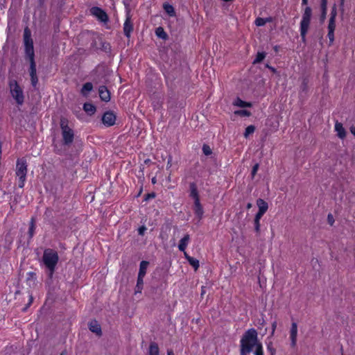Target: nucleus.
<instances>
[{
    "mask_svg": "<svg viewBox=\"0 0 355 355\" xmlns=\"http://www.w3.org/2000/svg\"><path fill=\"white\" fill-rule=\"evenodd\" d=\"M336 10H333L331 12V17H333V19L334 20H336Z\"/></svg>",
    "mask_w": 355,
    "mask_h": 355,
    "instance_id": "obj_51",
    "label": "nucleus"
},
{
    "mask_svg": "<svg viewBox=\"0 0 355 355\" xmlns=\"http://www.w3.org/2000/svg\"><path fill=\"white\" fill-rule=\"evenodd\" d=\"M90 13L102 22L105 23L108 21V17L106 12L98 7H92L90 9Z\"/></svg>",
    "mask_w": 355,
    "mask_h": 355,
    "instance_id": "obj_8",
    "label": "nucleus"
},
{
    "mask_svg": "<svg viewBox=\"0 0 355 355\" xmlns=\"http://www.w3.org/2000/svg\"><path fill=\"white\" fill-rule=\"evenodd\" d=\"M252 203L249 202L247 204L246 207L248 209H249L252 207Z\"/></svg>",
    "mask_w": 355,
    "mask_h": 355,
    "instance_id": "obj_57",
    "label": "nucleus"
},
{
    "mask_svg": "<svg viewBox=\"0 0 355 355\" xmlns=\"http://www.w3.org/2000/svg\"><path fill=\"white\" fill-rule=\"evenodd\" d=\"M268 349L270 352L271 355H275L276 353V350L275 348L272 347L271 343L268 345Z\"/></svg>",
    "mask_w": 355,
    "mask_h": 355,
    "instance_id": "obj_43",
    "label": "nucleus"
},
{
    "mask_svg": "<svg viewBox=\"0 0 355 355\" xmlns=\"http://www.w3.org/2000/svg\"><path fill=\"white\" fill-rule=\"evenodd\" d=\"M189 187L190 196L194 199V201L200 200L196 184L194 182L190 183Z\"/></svg>",
    "mask_w": 355,
    "mask_h": 355,
    "instance_id": "obj_19",
    "label": "nucleus"
},
{
    "mask_svg": "<svg viewBox=\"0 0 355 355\" xmlns=\"http://www.w3.org/2000/svg\"><path fill=\"white\" fill-rule=\"evenodd\" d=\"M309 89V81L306 78H304L300 87V96L305 97Z\"/></svg>",
    "mask_w": 355,
    "mask_h": 355,
    "instance_id": "obj_17",
    "label": "nucleus"
},
{
    "mask_svg": "<svg viewBox=\"0 0 355 355\" xmlns=\"http://www.w3.org/2000/svg\"><path fill=\"white\" fill-rule=\"evenodd\" d=\"M157 37L164 40H166L168 38V34L164 31L162 27L157 28Z\"/></svg>",
    "mask_w": 355,
    "mask_h": 355,
    "instance_id": "obj_23",
    "label": "nucleus"
},
{
    "mask_svg": "<svg viewBox=\"0 0 355 355\" xmlns=\"http://www.w3.org/2000/svg\"><path fill=\"white\" fill-rule=\"evenodd\" d=\"M257 205L259 207V211L256 215L263 216L268 209V203L264 200L259 198L257 200Z\"/></svg>",
    "mask_w": 355,
    "mask_h": 355,
    "instance_id": "obj_11",
    "label": "nucleus"
},
{
    "mask_svg": "<svg viewBox=\"0 0 355 355\" xmlns=\"http://www.w3.org/2000/svg\"><path fill=\"white\" fill-rule=\"evenodd\" d=\"M10 93L16 103L21 105L24 101V95L22 88L17 81L15 79H10L8 82Z\"/></svg>",
    "mask_w": 355,
    "mask_h": 355,
    "instance_id": "obj_5",
    "label": "nucleus"
},
{
    "mask_svg": "<svg viewBox=\"0 0 355 355\" xmlns=\"http://www.w3.org/2000/svg\"><path fill=\"white\" fill-rule=\"evenodd\" d=\"M262 216L255 215L254 220V230L257 234L260 233V219Z\"/></svg>",
    "mask_w": 355,
    "mask_h": 355,
    "instance_id": "obj_27",
    "label": "nucleus"
},
{
    "mask_svg": "<svg viewBox=\"0 0 355 355\" xmlns=\"http://www.w3.org/2000/svg\"><path fill=\"white\" fill-rule=\"evenodd\" d=\"M83 110L89 115H92L96 112V107L91 103H85L83 105Z\"/></svg>",
    "mask_w": 355,
    "mask_h": 355,
    "instance_id": "obj_21",
    "label": "nucleus"
},
{
    "mask_svg": "<svg viewBox=\"0 0 355 355\" xmlns=\"http://www.w3.org/2000/svg\"><path fill=\"white\" fill-rule=\"evenodd\" d=\"M146 228L144 226H142L139 228V234L141 235H143L144 234V232L146 231Z\"/></svg>",
    "mask_w": 355,
    "mask_h": 355,
    "instance_id": "obj_47",
    "label": "nucleus"
},
{
    "mask_svg": "<svg viewBox=\"0 0 355 355\" xmlns=\"http://www.w3.org/2000/svg\"><path fill=\"white\" fill-rule=\"evenodd\" d=\"M312 10L310 7H306L302 15V19L300 23L301 27L309 28L310 21L311 18Z\"/></svg>",
    "mask_w": 355,
    "mask_h": 355,
    "instance_id": "obj_10",
    "label": "nucleus"
},
{
    "mask_svg": "<svg viewBox=\"0 0 355 355\" xmlns=\"http://www.w3.org/2000/svg\"><path fill=\"white\" fill-rule=\"evenodd\" d=\"M116 119V115L113 112L107 111L103 114L102 122L105 126L110 127L115 124Z\"/></svg>",
    "mask_w": 355,
    "mask_h": 355,
    "instance_id": "obj_9",
    "label": "nucleus"
},
{
    "mask_svg": "<svg viewBox=\"0 0 355 355\" xmlns=\"http://www.w3.org/2000/svg\"><path fill=\"white\" fill-rule=\"evenodd\" d=\"M34 231H35L34 220H33V218H32L31 221L29 230H28V234H29V236L31 238L33 237V236L34 234Z\"/></svg>",
    "mask_w": 355,
    "mask_h": 355,
    "instance_id": "obj_36",
    "label": "nucleus"
},
{
    "mask_svg": "<svg viewBox=\"0 0 355 355\" xmlns=\"http://www.w3.org/2000/svg\"><path fill=\"white\" fill-rule=\"evenodd\" d=\"M143 278H144V276H139L138 275V278H137V285H141V286H143Z\"/></svg>",
    "mask_w": 355,
    "mask_h": 355,
    "instance_id": "obj_46",
    "label": "nucleus"
},
{
    "mask_svg": "<svg viewBox=\"0 0 355 355\" xmlns=\"http://www.w3.org/2000/svg\"><path fill=\"white\" fill-rule=\"evenodd\" d=\"M154 347H155L154 344L151 343L150 345V355H154L153 354Z\"/></svg>",
    "mask_w": 355,
    "mask_h": 355,
    "instance_id": "obj_50",
    "label": "nucleus"
},
{
    "mask_svg": "<svg viewBox=\"0 0 355 355\" xmlns=\"http://www.w3.org/2000/svg\"><path fill=\"white\" fill-rule=\"evenodd\" d=\"M335 130L337 132V135L340 139H344L346 137V131L343 126V124L338 121L335 123Z\"/></svg>",
    "mask_w": 355,
    "mask_h": 355,
    "instance_id": "obj_15",
    "label": "nucleus"
},
{
    "mask_svg": "<svg viewBox=\"0 0 355 355\" xmlns=\"http://www.w3.org/2000/svg\"><path fill=\"white\" fill-rule=\"evenodd\" d=\"M99 96L101 99L105 102L110 100V93L105 86H100L98 89Z\"/></svg>",
    "mask_w": 355,
    "mask_h": 355,
    "instance_id": "obj_12",
    "label": "nucleus"
},
{
    "mask_svg": "<svg viewBox=\"0 0 355 355\" xmlns=\"http://www.w3.org/2000/svg\"><path fill=\"white\" fill-rule=\"evenodd\" d=\"M184 256L187 259V257H191L189 255H188V254L185 251L184 252Z\"/></svg>",
    "mask_w": 355,
    "mask_h": 355,
    "instance_id": "obj_62",
    "label": "nucleus"
},
{
    "mask_svg": "<svg viewBox=\"0 0 355 355\" xmlns=\"http://www.w3.org/2000/svg\"><path fill=\"white\" fill-rule=\"evenodd\" d=\"M69 121L64 117L60 119V125L62 130L63 144L69 146L72 144L74 138L73 130L68 125Z\"/></svg>",
    "mask_w": 355,
    "mask_h": 355,
    "instance_id": "obj_6",
    "label": "nucleus"
},
{
    "mask_svg": "<svg viewBox=\"0 0 355 355\" xmlns=\"http://www.w3.org/2000/svg\"><path fill=\"white\" fill-rule=\"evenodd\" d=\"M336 28V20L330 17L328 25V31H334Z\"/></svg>",
    "mask_w": 355,
    "mask_h": 355,
    "instance_id": "obj_34",
    "label": "nucleus"
},
{
    "mask_svg": "<svg viewBox=\"0 0 355 355\" xmlns=\"http://www.w3.org/2000/svg\"><path fill=\"white\" fill-rule=\"evenodd\" d=\"M190 240V236L189 234L184 235V236L180 241V243L178 245V248L180 251L184 252L186 248L188 245V243Z\"/></svg>",
    "mask_w": 355,
    "mask_h": 355,
    "instance_id": "obj_18",
    "label": "nucleus"
},
{
    "mask_svg": "<svg viewBox=\"0 0 355 355\" xmlns=\"http://www.w3.org/2000/svg\"><path fill=\"white\" fill-rule=\"evenodd\" d=\"M327 219H328V222H329V223L331 225H333V223H334V220L333 216H332L331 214H329L328 215V216H327Z\"/></svg>",
    "mask_w": 355,
    "mask_h": 355,
    "instance_id": "obj_44",
    "label": "nucleus"
},
{
    "mask_svg": "<svg viewBox=\"0 0 355 355\" xmlns=\"http://www.w3.org/2000/svg\"><path fill=\"white\" fill-rule=\"evenodd\" d=\"M266 67L267 68H268L269 69H270L273 73H276V72H277V70H276L274 67H272L270 66L269 64H267L266 65Z\"/></svg>",
    "mask_w": 355,
    "mask_h": 355,
    "instance_id": "obj_52",
    "label": "nucleus"
},
{
    "mask_svg": "<svg viewBox=\"0 0 355 355\" xmlns=\"http://www.w3.org/2000/svg\"><path fill=\"white\" fill-rule=\"evenodd\" d=\"M327 37H329L330 44H333L334 41V31H328Z\"/></svg>",
    "mask_w": 355,
    "mask_h": 355,
    "instance_id": "obj_38",
    "label": "nucleus"
},
{
    "mask_svg": "<svg viewBox=\"0 0 355 355\" xmlns=\"http://www.w3.org/2000/svg\"><path fill=\"white\" fill-rule=\"evenodd\" d=\"M29 73L31 77L37 76L36 71V64L35 61L30 62Z\"/></svg>",
    "mask_w": 355,
    "mask_h": 355,
    "instance_id": "obj_29",
    "label": "nucleus"
},
{
    "mask_svg": "<svg viewBox=\"0 0 355 355\" xmlns=\"http://www.w3.org/2000/svg\"><path fill=\"white\" fill-rule=\"evenodd\" d=\"M164 10L165 12L169 15V16H174L175 15V10L173 7L168 4V3H164L163 5Z\"/></svg>",
    "mask_w": 355,
    "mask_h": 355,
    "instance_id": "obj_26",
    "label": "nucleus"
},
{
    "mask_svg": "<svg viewBox=\"0 0 355 355\" xmlns=\"http://www.w3.org/2000/svg\"><path fill=\"white\" fill-rule=\"evenodd\" d=\"M28 297H29V300H28V303L26 304V306L25 307L23 308L22 311L24 312L26 311L28 306L32 304L33 301V295L31 294H29L28 295Z\"/></svg>",
    "mask_w": 355,
    "mask_h": 355,
    "instance_id": "obj_39",
    "label": "nucleus"
},
{
    "mask_svg": "<svg viewBox=\"0 0 355 355\" xmlns=\"http://www.w3.org/2000/svg\"><path fill=\"white\" fill-rule=\"evenodd\" d=\"M151 182L152 183L154 184H155V177H153L152 179H151Z\"/></svg>",
    "mask_w": 355,
    "mask_h": 355,
    "instance_id": "obj_59",
    "label": "nucleus"
},
{
    "mask_svg": "<svg viewBox=\"0 0 355 355\" xmlns=\"http://www.w3.org/2000/svg\"><path fill=\"white\" fill-rule=\"evenodd\" d=\"M142 286H143L137 285V286H136V291H135V293H141V289H142Z\"/></svg>",
    "mask_w": 355,
    "mask_h": 355,
    "instance_id": "obj_48",
    "label": "nucleus"
},
{
    "mask_svg": "<svg viewBox=\"0 0 355 355\" xmlns=\"http://www.w3.org/2000/svg\"><path fill=\"white\" fill-rule=\"evenodd\" d=\"M327 0H321V10L322 11L327 10Z\"/></svg>",
    "mask_w": 355,
    "mask_h": 355,
    "instance_id": "obj_42",
    "label": "nucleus"
},
{
    "mask_svg": "<svg viewBox=\"0 0 355 355\" xmlns=\"http://www.w3.org/2000/svg\"><path fill=\"white\" fill-rule=\"evenodd\" d=\"M234 105L240 107H251L252 104L250 103L245 102L240 99L239 98H237L234 103Z\"/></svg>",
    "mask_w": 355,
    "mask_h": 355,
    "instance_id": "obj_24",
    "label": "nucleus"
},
{
    "mask_svg": "<svg viewBox=\"0 0 355 355\" xmlns=\"http://www.w3.org/2000/svg\"><path fill=\"white\" fill-rule=\"evenodd\" d=\"M24 44L26 58L29 62L35 61L33 41L31 38V30L28 27H26L24 31Z\"/></svg>",
    "mask_w": 355,
    "mask_h": 355,
    "instance_id": "obj_3",
    "label": "nucleus"
},
{
    "mask_svg": "<svg viewBox=\"0 0 355 355\" xmlns=\"http://www.w3.org/2000/svg\"><path fill=\"white\" fill-rule=\"evenodd\" d=\"M234 114L239 115L242 116H250L251 115V113L250 111L246 110H236L234 112Z\"/></svg>",
    "mask_w": 355,
    "mask_h": 355,
    "instance_id": "obj_32",
    "label": "nucleus"
},
{
    "mask_svg": "<svg viewBox=\"0 0 355 355\" xmlns=\"http://www.w3.org/2000/svg\"><path fill=\"white\" fill-rule=\"evenodd\" d=\"M266 53L258 52L254 60L253 61V64H256L261 62L263 60V59L266 58Z\"/></svg>",
    "mask_w": 355,
    "mask_h": 355,
    "instance_id": "obj_25",
    "label": "nucleus"
},
{
    "mask_svg": "<svg viewBox=\"0 0 355 355\" xmlns=\"http://www.w3.org/2000/svg\"><path fill=\"white\" fill-rule=\"evenodd\" d=\"M202 151H203V153L205 155H209L212 153L210 147L209 146L206 145V144L203 145V146H202Z\"/></svg>",
    "mask_w": 355,
    "mask_h": 355,
    "instance_id": "obj_37",
    "label": "nucleus"
},
{
    "mask_svg": "<svg viewBox=\"0 0 355 355\" xmlns=\"http://www.w3.org/2000/svg\"><path fill=\"white\" fill-rule=\"evenodd\" d=\"M142 286H143L137 285V286H136V291H135V293H141V289H142Z\"/></svg>",
    "mask_w": 355,
    "mask_h": 355,
    "instance_id": "obj_49",
    "label": "nucleus"
},
{
    "mask_svg": "<svg viewBox=\"0 0 355 355\" xmlns=\"http://www.w3.org/2000/svg\"><path fill=\"white\" fill-rule=\"evenodd\" d=\"M167 355H174V354H173V351L171 350V351H168V354Z\"/></svg>",
    "mask_w": 355,
    "mask_h": 355,
    "instance_id": "obj_61",
    "label": "nucleus"
},
{
    "mask_svg": "<svg viewBox=\"0 0 355 355\" xmlns=\"http://www.w3.org/2000/svg\"><path fill=\"white\" fill-rule=\"evenodd\" d=\"M276 326H277V323L275 322H273V324H272V334L274 333L275 330V328H276Z\"/></svg>",
    "mask_w": 355,
    "mask_h": 355,
    "instance_id": "obj_56",
    "label": "nucleus"
},
{
    "mask_svg": "<svg viewBox=\"0 0 355 355\" xmlns=\"http://www.w3.org/2000/svg\"><path fill=\"white\" fill-rule=\"evenodd\" d=\"M259 164H254V166L252 167V173H251L252 178H254V175H256V173L259 169Z\"/></svg>",
    "mask_w": 355,
    "mask_h": 355,
    "instance_id": "obj_40",
    "label": "nucleus"
},
{
    "mask_svg": "<svg viewBox=\"0 0 355 355\" xmlns=\"http://www.w3.org/2000/svg\"><path fill=\"white\" fill-rule=\"evenodd\" d=\"M274 49H275V51H278L277 46H275L274 47Z\"/></svg>",
    "mask_w": 355,
    "mask_h": 355,
    "instance_id": "obj_64",
    "label": "nucleus"
},
{
    "mask_svg": "<svg viewBox=\"0 0 355 355\" xmlns=\"http://www.w3.org/2000/svg\"><path fill=\"white\" fill-rule=\"evenodd\" d=\"M89 329L98 336L102 334L101 327L96 320H92L88 324Z\"/></svg>",
    "mask_w": 355,
    "mask_h": 355,
    "instance_id": "obj_13",
    "label": "nucleus"
},
{
    "mask_svg": "<svg viewBox=\"0 0 355 355\" xmlns=\"http://www.w3.org/2000/svg\"><path fill=\"white\" fill-rule=\"evenodd\" d=\"M93 89V85L91 83H86L83 85L81 89V94L84 96H87L88 93Z\"/></svg>",
    "mask_w": 355,
    "mask_h": 355,
    "instance_id": "obj_20",
    "label": "nucleus"
},
{
    "mask_svg": "<svg viewBox=\"0 0 355 355\" xmlns=\"http://www.w3.org/2000/svg\"><path fill=\"white\" fill-rule=\"evenodd\" d=\"M205 288L204 287H202V293H201V295H203L205 293V291H204Z\"/></svg>",
    "mask_w": 355,
    "mask_h": 355,
    "instance_id": "obj_63",
    "label": "nucleus"
},
{
    "mask_svg": "<svg viewBox=\"0 0 355 355\" xmlns=\"http://www.w3.org/2000/svg\"><path fill=\"white\" fill-rule=\"evenodd\" d=\"M101 44H102L101 49H102L103 51H104L106 53L110 52V51H111V46H110V44L109 43H107V42H102Z\"/></svg>",
    "mask_w": 355,
    "mask_h": 355,
    "instance_id": "obj_35",
    "label": "nucleus"
},
{
    "mask_svg": "<svg viewBox=\"0 0 355 355\" xmlns=\"http://www.w3.org/2000/svg\"><path fill=\"white\" fill-rule=\"evenodd\" d=\"M241 355H249L254 349V355L258 351L263 352L261 343L258 339L257 331L250 329L243 335L241 339Z\"/></svg>",
    "mask_w": 355,
    "mask_h": 355,
    "instance_id": "obj_1",
    "label": "nucleus"
},
{
    "mask_svg": "<svg viewBox=\"0 0 355 355\" xmlns=\"http://www.w3.org/2000/svg\"><path fill=\"white\" fill-rule=\"evenodd\" d=\"M27 162L25 158H20L16 162V175L18 178V186L19 188H23L26 179L27 174Z\"/></svg>",
    "mask_w": 355,
    "mask_h": 355,
    "instance_id": "obj_4",
    "label": "nucleus"
},
{
    "mask_svg": "<svg viewBox=\"0 0 355 355\" xmlns=\"http://www.w3.org/2000/svg\"><path fill=\"white\" fill-rule=\"evenodd\" d=\"M350 132L352 135H354L355 136V127L354 126H352L350 128Z\"/></svg>",
    "mask_w": 355,
    "mask_h": 355,
    "instance_id": "obj_55",
    "label": "nucleus"
},
{
    "mask_svg": "<svg viewBox=\"0 0 355 355\" xmlns=\"http://www.w3.org/2000/svg\"><path fill=\"white\" fill-rule=\"evenodd\" d=\"M297 335V326L295 322H293L291 329V345L293 347L296 345Z\"/></svg>",
    "mask_w": 355,
    "mask_h": 355,
    "instance_id": "obj_14",
    "label": "nucleus"
},
{
    "mask_svg": "<svg viewBox=\"0 0 355 355\" xmlns=\"http://www.w3.org/2000/svg\"><path fill=\"white\" fill-rule=\"evenodd\" d=\"M256 355H263V352L258 351V352L256 353Z\"/></svg>",
    "mask_w": 355,
    "mask_h": 355,
    "instance_id": "obj_58",
    "label": "nucleus"
},
{
    "mask_svg": "<svg viewBox=\"0 0 355 355\" xmlns=\"http://www.w3.org/2000/svg\"><path fill=\"white\" fill-rule=\"evenodd\" d=\"M59 261L58 252L51 248L45 249L42 256V261L48 270L49 277L51 278Z\"/></svg>",
    "mask_w": 355,
    "mask_h": 355,
    "instance_id": "obj_2",
    "label": "nucleus"
},
{
    "mask_svg": "<svg viewBox=\"0 0 355 355\" xmlns=\"http://www.w3.org/2000/svg\"><path fill=\"white\" fill-rule=\"evenodd\" d=\"M123 30L125 36L128 38H130L131 36V33L133 32L134 30V24L129 11L127 12L126 19L123 24Z\"/></svg>",
    "mask_w": 355,
    "mask_h": 355,
    "instance_id": "obj_7",
    "label": "nucleus"
},
{
    "mask_svg": "<svg viewBox=\"0 0 355 355\" xmlns=\"http://www.w3.org/2000/svg\"><path fill=\"white\" fill-rule=\"evenodd\" d=\"M327 10L322 11L321 19L323 20L326 17Z\"/></svg>",
    "mask_w": 355,
    "mask_h": 355,
    "instance_id": "obj_54",
    "label": "nucleus"
},
{
    "mask_svg": "<svg viewBox=\"0 0 355 355\" xmlns=\"http://www.w3.org/2000/svg\"><path fill=\"white\" fill-rule=\"evenodd\" d=\"M255 130V127L252 125H250L248 126L245 128V132H244V137L247 138L250 134H252Z\"/></svg>",
    "mask_w": 355,
    "mask_h": 355,
    "instance_id": "obj_31",
    "label": "nucleus"
},
{
    "mask_svg": "<svg viewBox=\"0 0 355 355\" xmlns=\"http://www.w3.org/2000/svg\"><path fill=\"white\" fill-rule=\"evenodd\" d=\"M193 210L195 214L198 217V219L200 220L202 217L204 211L202 207L200 202V200L194 201Z\"/></svg>",
    "mask_w": 355,
    "mask_h": 355,
    "instance_id": "obj_16",
    "label": "nucleus"
},
{
    "mask_svg": "<svg viewBox=\"0 0 355 355\" xmlns=\"http://www.w3.org/2000/svg\"><path fill=\"white\" fill-rule=\"evenodd\" d=\"M31 85H33V87H35L38 83L37 76L31 77Z\"/></svg>",
    "mask_w": 355,
    "mask_h": 355,
    "instance_id": "obj_41",
    "label": "nucleus"
},
{
    "mask_svg": "<svg viewBox=\"0 0 355 355\" xmlns=\"http://www.w3.org/2000/svg\"><path fill=\"white\" fill-rule=\"evenodd\" d=\"M308 30H309L308 27H301L300 26V35L302 37V40L304 42L306 41V35L307 33Z\"/></svg>",
    "mask_w": 355,
    "mask_h": 355,
    "instance_id": "obj_33",
    "label": "nucleus"
},
{
    "mask_svg": "<svg viewBox=\"0 0 355 355\" xmlns=\"http://www.w3.org/2000/svg\"><path fill=\"white\" fill-rule=\"evenodd\" d=\"M308 3V0H302V4L303 5H306Z\"/></svg>",
    "mask_w": 355,
    "mask_h": 355,
    "instance_id": "obj_60",
    "label": "nucleus"
},
{
    "mask_svg": "<svg viewBox=\"0 0 355 355\" xmlns=\"http://www.w3.org/2000/svg\"><path fill=\"white\" fill-rule=\"evenodd\" d=\"M155 194L153 192H152V193H148L147 195H146V196H145V199H144V200H148V199H150V198H155Z\"/></svg>",
    "mask_w": 355,
    "mask_h": 355,
    "instance_id": "obj_45",
    "label": "nucleus"
},
{
    "mask_svg": "<svg viewBox=\"0 0 355 355\" xmlns=\"http://www.w3.org/2000/svg\"><path fill=\"white\" fill-rule=\"evenodd\" d=\"M124 4H125L126 8H128V7L130 4V0H124Z\"/></svg>",
    "mask_w": 355,
    "mask_h": 355,
    "instance_id": "obj_53",
    "label": "nucleus"
},
{
    "mask_svg": "<svg viewBox=\"0 0 355 355\" xmlns=\"http://www.w3.org/2000/svg\"><path fill=\"white\" fill-rule=\"evenodd\" d=\"M270 18H261L258 17L255 19V24L257 26H264L267 22L270 21Z\"/></svg>",
    "mask_w": 355,
    "mask_h": 355,
    "instance_id": "obj_28",
    "label": "nucleus"
},
{
    "mask_svg": "<svg viewBox=\"0 0 355 355\" xmlns=\"http://www.w3.org/2000/svg\"><path fill=\"white\" fill-rule=\"evenodd\" d=\"M187 261L190 263L191 266L193 267L195 270H196L199 268V261L198 259L193 257H187Z\"/></svg>",
    "mask_w": 355,
    "mask_h": 355,
    "instance_id": "obj_30",
    "label": "nucleus"
},
{
    "mask_svg": "<svg viewBox=\"0 0 355 355\" xmlns=\"http://www.w3.org/2000/svg\"><path fill=\"white\" fill-rule=\"evenodd\" d=\"M148 264L149 263L146 261H142L140 263L139 271L138 274L139 276H145Z\"/></svg>",
    "mask_w": 355,
    "mask_h": 355,
    "instance_id": "obj_22",
    "label": "nucleus"
}]
</instances>
